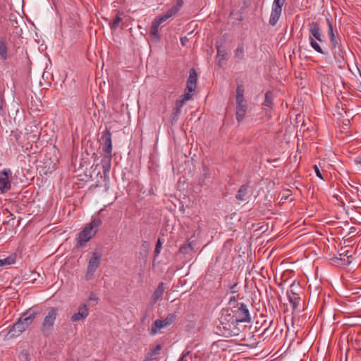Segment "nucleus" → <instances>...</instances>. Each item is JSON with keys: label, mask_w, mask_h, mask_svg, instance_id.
<instances>
[{"label": "nucleus", "mask_w": 361, "mask_h": 361, "mask_svg": "<svg viewBox=\"0 0 361 361\" xmlns=\"http://www.w3.org/2000/svg\"><path fill=\"white\" fill-rule=\"evenodd\" d=\"M232 313L223 315L220 319V324L224 329L223 334L226 336H238L240 329L237 326L239 322H250L251 317L247 306L244 303H237L233 306Z\"/></svg>", "instance_id": "obj_1"}, {"label": "nucleus", "mask_w": 361, "mask_h": 361, "mask_svg": "<svg viewBox=\"0 0 361 361\" xmlns=\"http://www.w3.org/2000/svg\"><path fill=\"white\" fill-rule=\"evenodd\" d=\"M189 73L184 94L180 96L179 99L176 100V102L183 106L187 101L192 97L193 92L195 91L197 87V74L196 71L192 68L190 70Z\"/></svg>", "instance_id": "obj_2"}, {"label": "nucleus", "mask_w": 361, "mask_h": 361, "mask_svg": "<svg viewBox=\"0 0 361 361\" xmlns=\"http://www.w3.org/2000/svg\"><path fill=\"white\" fill-rule=\"evenodd\" d=\"M101 224L100 219H94L87 224L78 234V244L80 246H84L96 234Z\"/></svg>", "instance_id": "obj_3"}, {"label": "nucleus", "mask_w": 361, "mask_h": 361, "mask_svg": "<svg viewBox=\"0 0 361 361\" xmlns=\"http://www.w3.org/2000/svg\"><path fill=\"white\" fill-rule=\"evenodd\" d=\"M310 36H309V41L310 46L313 49H314L316 51L320 54H324V51L319 44V43L317 42H323L322 39V31L321 28L319 27V25L316 22H312L310 23Z\"/></svg>", "instance_id": "obj_4"}, {"label": "nucleus", "mask_w": 361, "mask_h": 361, "mask_svg": "<svg viewBox=\"0 0 361 361\" xmlns=\"http://www.w3.org/2000/svg\"><path fill=\"white\" fill-rule=\"evenodd\" d=\"M247 109V105L244 98V89L242 85L236 87V120L238 123L243 121Z\"/></svg>", "instance_id": "obj_5"}, {"label": "nucleus", "mask_w": 361, "mask_h": 361, "mask_svg": "<svg viewBox=\"0 0 361 361\" xmlns=\"http://www.w3.org/2000/svg\"><path fill=\"white\" fill-rule=\"evenodd\" d=\"M58 312L59 309L57 307H51L45 314L40 327V330L44 335L49 334L53 330Z\"/></svg>", "instance_id": "obj_6"}, {"label": "nucleus", "mask_w": 361, "mask_h": 361, "mask_svg": "<svg viewBox=\"0 0 361 361\" xmlns=\"http://www.w3.org/2000/svg\"><path fill=\"white\" fill-rule=\"evenodd\" d=\"M286 0H274L271 12L269 18V24L272 26H274L281 14L282 7L285 4Z\"/></svg>", "instance_id": "obj_7"}, {"label": "nucleus", "mask_w": 361, "mask_h": 361, "mask_svg": "<svg viewBox=\"0 0 361 361\" xmlns=\"http://www.w3.org/2000/svg\"><path fill=\"white\" fill-rule=\"evenodd\" d=\"M12 172L10 169L0 171V190L2 193L8 191L11 188L10 178Z\"/></svg>", "instance_id": "obj_8"}, {"label": "nucleus", "mask_w": 361, "mask_h": 361, "mask_svg": "<svg viewBox=\"0 0 361 361\" xmlns=\"http://www.w3.org/2000/svg\"><path fill=\"white\" fill-rule=\"evenodd\" d=\"M102 255L94 252L89 259L86 276H92L101 264Z\"/></svg>", "instance_id": "obj_9"}, {"label": "nucleus", "mask_w": 361, "mask_h": 361, "mask_svg": "<svg viewBox=\"0 0 361 361\" xmlns=\"http://www.w3.org/2000/svg\"><path fill=\"white\" fill-rule=\"evenodd\" d=\"M89 315V307L87 304H82L78 307L77 312L71 317L72 322H83Z\"/></svg>", "instance_id": "obj_10"}, {"label": "nucleus", "mask_w": 361, "mask_h": 361, "mask_svg": "<svg viewBox=\"0 0 361 361\" xmlns=\"http://www.w3.org/2000/svg\"><path fill=\"white\" fill-rule=\"evenodd\" d=\"M102 149L104 153L112 154L111 133L109 130H106L102 135Z\"/></svg>", "instance_id": "obj_11"}, {"label": "nucleus", "mask_w": 361, "mask_h": 361, "mask_svg": "<svg viewBox=\"0 0 361 361\" xmlns=\"http://www.w3.org/2000/svg\"><path fill=\"white\" fill-rule=\"evenodd\" d=\"M27 329L25 326L22 323V322L18 319V320L13 324V325L11 327L8 331V335L11 337H17L20 335L23 331Z\"/></svg>", "instance_id": "obj_12"}, {"label": "nucleus", "mask_w": 361, "mask_h": 361, "mask_svg": "<svg viewBox=\"0 0 361 361\" xmlns=\"http://www.w3.org/2000/svg\"><path fill=\"white\" fill-rule=\"evenodd\" d=\"M299 288L298 285L291 284L290 289L288 290L287 294L289 302L293 305V307H295L298 305L299 296L295 292L296 289Z\"/></svg>", "instance_id": "obj_13"}, {"label": "nucleus", "mask_w": 361, "mask_h": 361, "mask_svg": "<svg viewBox=\"0 0 361 361\" xmlns=\"http://www.w3.org/2000/svg\"><path fill=\"white\" fill-rule=\"evenodd\" d=\"M112 154L104 153L102 155L101 165L102 166L103 173L107 175L111 167Z\"/></svg>", "instance_id": "obj_14"}, {"label": "nucleus", "mask_w": 361, "mask_h": 361, "mask_svg": "<svg viewBox=\"0 0 361 361\" xmlns=\"http://www.w3.org/2000/svg\"><path fill=\"white\" fill-rule=\"evenodd\" d=\"M164 290H165L164 283L163 282H161L158 285L157 288H156V290H154V292L152 294V305L156 304L157 302L161 298V297L164 293Z\"/></svg>", "instance_id": "obj_15"}, {"label": "nucleus", "mask_w": 361, "mask_h": 361, "mask_svg": "<svg viewBox=\"0 0 361 361\" xmlns=\"http://www.w3.org/2000/svg\"><path fill=\"white\" fill-rule=\"evenodd\" d=\"M167 326H168L164 323L163 319H156L152 325L149 334L151 336L157 335L158 333H159L161 329L166 328Z\"/></svg>", "instance_id": "obj_16"}, {"label": "nucleus", "mask_w": 361, "mask_h": 361, "mask_svg": "<svg viewBox=\"0 0 361 361\" xmlns=\"http://www.w3.org/2000/svg\"><path fill=\"white\" fill-rule=\"evenodd\" d=\"M248 189H249L248 183L242 185L240 187V188L235 195V198L239 201H245L248 196Z\"/></svg>", "instance_id": "obj_17"}, {"label": "nucleus", "mask_w": 361, "mask_h": 361, "mask_svg": "<svg viewBox=\"0 0 361 361\" xmlns=\"http://www.w3.org/2000/svg\"><path fill=\"white\" fill-rule=\"evenodd\" d=\"M36 316V313L34 312L25 313L19 319L27 329L29 326L33 322Z\"/></svg>", "instance_id": "obj_18"}, {"label": "nucleus", "mask_w": 361, "mask_h": 361, "mask_svg": "<svg viewBox=\"0 0 361 361\" xmlns=\"http://www.w3.org/2000/svg\"><path fill=\"white\" fill-rule=\"evenodd\" d=\"M326 21H327L328 27H329L328 34H329V36L330 38L331 44H332V47H334V49H336L337 46L339 44H338V39L336 38V36L334 35V32L333 30L332 23L331 22V20L329 18H326Z\"/></svg>", "instance_id": "obj_19"}, {"label": "nucleus", "mask_w": 361, "mask_h": 361, "mask_svg": "<svg viewBox=\"0 0 361 361\" xmlns=\"http://www.w3.org/2000/svg\"><path fill=\"white\" fill-rule=\"evenodd\" d=\"M162 348L161 344H157L154 348L150 349L149 352L146 355L147 357L159 361L158 355Z\"/></svg>", "instance_id": "obj_20"}, {"label": "nucleus", "mask_w": 361, "mask_h": 361, "mask_svg": "<svg viewBox=\"0 0 361 361\" xmlns=\"http://www.w3.org/2000/svg\"><path fill=\"white\" fill-rule=\"evenodd\" d=\"M173 12V11H171L170 9H169L164 14L157 17L154 20V21L160 25L161 23L165 22L166 20H168L169 18H170L171 17L174 16Z\"/></svg>", "instance_id": "obj_21"}, {"label": "nucleus", "mask_w": 361, "mask_h": 361, "mask_svg": "<svg viewBox=\"0 0 361 361\" xmlns=\"http://www.w3.org/2000/svg\"><path fill=\"white\" fill-rule=\"evenodd\" d=\"M16 254L10 255L9 256H8L4 259H0V267L8 266V265L13 264L16 262Z\"/></svg>", "instance_id": "obj_22"}, {"label": "nucleus", "mask_w": 361, "mask_h": 361, "mask_svg": "<svg viewBox=\"0 0 361 361\" xmlns=\"http://www.w3.org/2000/svg\"><path fill=\"white\" fill-rule=\"evenodd\" d=\"M182 106H183L182 104L176 102V106L173 109V114H172V118H171L172 123L177 122L179 115L181 112Z\"/></svg>", "instance_id": "obj_23"}, {"label": "nucleus", "mask_w": 361, "mask_h": 361, "mask_svg": "<svg viewBox=\"0 0 361 361\" xmlns=\"http://www.w3.org/2000/svg\"><path fill=\"white\" fill-rule=\"evenodd\" d=\"M235 57L238 60H243L245 57V48L243 44H240L235 50Z\"/></svg>", "instance_id": "obj_24"}, {"label": "nucleus", "mask_w": 361, "mask_h": 361, "mask_svg": "<svg viewBox=\"0 0 361 361\" xmlns=\"http://www.w3.org/2000/svg\"><path fill=\"white\" fill-rule=\"evenodd\" d=\"M193 250L192 243L190 241H188L187 243L183 245L179 250V252L183 255L189 254Z\"/></svg>", "instance_id": "obj_25"}, {"label": "nucleus", "mask_w": 361, "mask_h": 361, "mask_svg": "<svg viewBox=\"0 0 361 361\" xmlns=\"http://www.w3.org/2000/svg\"><path fill=\"white\" fill-rule=\"evenodd\" d=\"M0 56L4 60L7 59V47L3 39H0Z\"/></svg>", "instance_id": "obj_26"}, {"label": "nucleus", "mask_w": 361, "mask_h": 361, "mask_svg": "<svg viewBox=\"0 0 361 361\" xmlns=\"http://www.w3.org/2000/svg\"><path fill=\"white\" fill-rule=\"evenodd\" d=\"M159 25H158L157 23H155L154 20L151 25L150 27V35L154 38L159 39L158 36V30H159Z\"/></svg>", "instance_id": "obj_27"}, {"label": "nucleus", "mask_w": 361, "mask_h": 361, "mask_svg": "<svg viewBox=\"0 0 361 361\" xmlns=\"http://www.w3.org/2000/svg\"><path fill=\"white\" fill-rule=\"evenodd\" d=\"M335 51L334 52V54L335 56V58L337 59L336 55H338V61L339 62H341V61H344V56L345 52L341 49L339 44L337 46L336 49H334Z\"/></svg>", "instance_id": "obj_28"}, {"label": "nucleus", "mask_w": 361, "mask_h": 361, "mask_svg": "<svg viewBox=\"0 0 361 361\" xmlns=\"http://www.w3.org/2000/svg\"><path fill=\"white\" fill-rule=\"evenodd\" d=\"M273 104V96L271 92H267L265 94V99L263 104L266 106L271 107Z\"/></svg>", "instance_id": "obj_29"}, {"label": "nucleus", "mask_w": 361, "mask_h": 361, "mask_svg": "<svg viewBox=\"0 0 361 361\" xmlns=\"http://www.w3.org/2000/svg\"><path fill=\"white\" fill-rule=\"evenodd\" d=\"M122 18L120 17V15L118 14L116 18L113 20V21L110 23V27L112 30H116L119 25V23L121 22Z\"/></svg>", "instance_id": "obj_30"}, {"label": "nucleus", "mask_w": 361, "mask_h": 361, "mask_svg": "<svg viewBox=\"0 0 361 361\" xmlns=\"http://www.w3.org/2000/svg\"><path fill=\"white\" fill-rule=\"evenodd\" d=\"M176 315L174 313L169 314L166 317L163 319L164 323L169 326L174 322Z\"/></svg>", "instance_id": "obj_31"}, {"label": "nucleus", "mask_w": 361, "mask_h": 361, "mask_svg": "<svg viewBox=\"0 0 361 361\" xmlns=\"http://www.w3.org/2000/svg\"><path fill=\"white\" fill-rule=\"evenodd\" d=\"M183 4V0H178L177 2H176V4L170 8V10L171 11H173V13L175 15L180 10V8L182 7Z\"/></svg>", "instance_id": "obj_32"}, {"label": "nucleus", "mask_w": 361, "mask_h": 361, "mask_svg": "<svg viewBox=\"0 0 361 361\" xmlns=\"http://www.w3.org/2000/svg\"><path fill=\"white\" fill-rule=\"evenodd\" d=\"M5 105V99L3 92L0 90V114L4 113V107Z\"/></svg>", "instance_id": "obj_33"}, {"label": "nucleus", "mask_w": 361, "mask_h": 361, "mask_svg": "<svg viewBox=\"0 0 361 361\" xmlns=\"http://www.w3.org/2000/svg\"><path fill=\"white\" fill-rule=\"evenodd\" d=\"M226 55V52L225 50L218 48L217 57H219L220 60H224L225 59Z\"/></svg>", "instance_id": "obj_34"}, {"label": "nucleus", "mask_w": 361, "mask_h": 361, "mask_svg": "<svg viewBox=\"0 0 361 361\" xmlns=\"http://www.w3.org/2000/svg\"><path fill=\"white\" fill-rule=\"evenodd\" d=\"M161 248V243L160 239H159L157 242L155 250H154V253L156 255H158L160 253Z\"/></svg>", "instance_id": "obj_35"}, {"label": "nucleus", "mask_w": 361, "mask_h": 361, "mask_svg": "<svg viewBox=\"0 0 361 361\" xmlns=\"http://www.w3.org/2000/svg\"><path fill=\"white\" fill-rule=\"evenodd\" d=\"M314 172L318 178H319L322 180H324V177L322 176V174L319 169V167L317 165L314 166Z\"/></svg>", "instance_id": "obj_36"}, {"label": "nucleus", "mask_w": 361, "mask_h": 361, "mask_svg": "<svg viewBox=\"0 0 361 361\" xmlns=\"http://www.w3.org/2000/svg\"><path fill=\"white\" fill-rule=\"evenodd\" d=\"M237 286H238V283H235L233 285L230 286V290H231V293H235L238 292Z\"/></svg>", "instance_id": "obj_37"}, {"label": "nucleus", "mask_w": 361, "mask_h": 361, "mask_svg": "<svg viewBox=\"0 0 361 361\" xmlns=\"http://www.w3.org/2000/svg\"><path fill=\"white\" fill-rule=\"evenodd\" d=\"M88 300L89 301H92V300H97V298H96L95 295L94 293H91L89 296V298H88Z\"/></svg>", "instance_id": "obj_38"}, {"label": "nucleus", "mask_w": 361, "mask_h": 361, "mask_svg": "<svg viewBox=\"0 0 361 361\" xmlns=\"http://www.w3.org/2000/svg\"><path fill=\"white\" fill-rule=\"evenodd\" d=\"M235 301H236L235 297V296H233V297H231V298H230L229 302H228V304H229L230 305H232V304H233V303L234 304V303L235 302Z\"/></svg>", "instance_id": "obj_39"}, {"label": "nucleus", "mask_w": 361, "mask_h": 361, "mask_svg": "<svg viewBox=\"0 0 361 361\" xmlns=\"http://www.w3.org/2000/svg\"><path fill=\"white\" fill-rule=\"evenodd\" d=\"M142 361H157V360H154L149 357H147V355L145 356V359L142 360Z\"/></svg>", "instance_id": "obj_40"}, {"label": "nucleus", "mask_w": 361, "mask_h": 361, "mask_svg": "<svg viewBox=\"0 0 361 361\" xmlns=\"http://www.w3.org/2000/svg\"><path fill=\"white\" fill-rule=\"evenodd\" d=\"M185 39H186V37H182V38L180 39V41H181V43H182V44H183V45H184V44H184V42H185Z\"/></svg>", "instance_id": "obj_41"}, {"label": "nucleus", "mask_w": 361, "mask_h": 361, "mask_svg": "<svg viewBox=\"0 0 361 361\" xmlns=\"http://www.w3.org/2000/svg\"><path fill=\"white\" fill-rule=\"evenodd\" d=\"M185 39H186V37H182V38L180 39V41H181V43H182V44H183V45H184V44H184V42H185Z\"/></svg>", "instance_id": "obj_42"}, {"label": "nucleus", "mask_w": 361, "mask_h": 361, "mask_svg": "<svg viewBox=\"0 0 361 361\" xmlns=\"http://www.w3.org/2000/svg\"><path fill=\"white\" fill-rule=\"evenodd\" d=\"M355 163L360 164V170H361V159L360 160H355Z\"/></svg>", "instance_id": "obj_43"}, {"label": "nucleus", "mask_w": 361, "mask_h": 361, "mask_svg": "<svg viewBox=\"0 0 361 361\" xmlns=\"http://www.w3.org/2000/svg\"><path fill=\"white\" fill-rule=\"evenodd\" d=\"M146 317H147V314H146L143 317V318L141 319V322H142V323H143V322H144V321L145 320Z\"/></svg>", "instance_id": "obj_44"}]
</instances>
